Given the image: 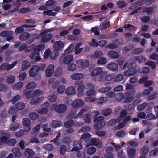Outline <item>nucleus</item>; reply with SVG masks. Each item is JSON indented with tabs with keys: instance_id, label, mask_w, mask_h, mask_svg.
<instances>
[{
	"instance_id": "nucleus-39",
	"label": "nucleus",
	"mask_w": 158,
	"mask_h": 158,
	"mask_svg": "<svg viewBox=\"0 0 158 158\" xmlns=\"http://www.w3.org/2000/svg\"><path fill=\"white\" fill-rule=\"evenodd\" d=\"M17 140L15 138H11L7 142V144L10 146H14L16 144Z\"/></svg>"
},
{
	"instance_id": "nucleus-15",
	"label": "nucleus",
	"mask_w": 158,
	"mask_h": 158,
	"mask_svg": "<svg viewBox=\"0 0 158 158\" xmlns=\"http://www.w3.org/2000/svg\"><path fill=\"white\" fill-rule=\"evenodd\" d=\"M84 77V75L82 73H77L72 74L71 76V78L73 80H79Z\"/></svg>"
},
{
	"instance_id": "nucleus-4",
	"label": "nucleus",
	"mask_w": 158,
	"mask_h": 158,
	"mask_svg": "<svg viewBox=\"0 0 158 158\" xmlns=\"http://www.w3.org/2000/svg\"><path fill=\"white\" fill-rule=\"evenodd\" d=\"M17 62L15 61L10 64L8 63H5L2 64L0 66V70H3L6 69L7 70H9L12 69L14 66L17 64Z\"/></svg>"
},
{
	"instance_id": "nucleus-11",
	"label": "nucleus",
	"mask_w": 158,
	"mask_h": 158,
	"mask_svg": "<svg viewBox=\"0 0 158 158\" xmlns=\"http://www.w3.org/2000/svg\"><path fill=\"white\" fill-rule=\"evenodd\" d=\"M74 147L72 148V150L76 152H78L82 148V146L81 143L78 141H75L74 142Z\"/></svg>"
},
{
	"instance_id": "nucleus-28",
	"label": "nucleus",
	"mask_w": 158,
	"mask_h": 158,
	"mask_svg": "<svg viewBox=\"0 0 158 158\" xmlns=\"http://www.w3.org/2000/svg\"><path fill=\"white\" fill-rule=\"evenodd\" d=\"M16 109L19 110L23 109L25 106V104L22 102H19L17 103L15 106Z\"/></svg>"
},
{
	"instance_id": "nucleus-10",
	"label": "nucleus",
	"mask_w": 158,
	"mask_h": 158,
	"mask_svg": "<svg viewBox=\"0 0 158 158\" xmlns=\"http://www.w3.org/2000/svg\"><path fill=\"white\" fill-rule=\"evenodd\" d=\"M136 149L131 148L127 149V152L129 158H134L136 155Z\"/></svg>"
},
{
	"instance_id": "nucleus-62",
	"label": "nucleus",
	"mask_w": 158,
	"mask_h": 158,
	"mask_svg": "<svg viewBox=\"0 0 158 158\" xmlns=\"http://www.w3.org/2000/svg\"><path fill=\"white\" fill-rule=\"evenodd\" d=\"M117 122V119H112L107 123V124L108 126L110 127L113 126Z\"/></svg>"
},
{
	"instance_id": "nucleus-33",
	"label": "nucleus",
	"mask_w": 158,
	"mask_h": 158,
	"mask_svg": "<svg viewBox=\"0 0 158 158\" xmlns=\"http://www.w3.org/2000/svg\"><path fill=\"white\" fill-rule=\"evenodd\" d=\"M19 125L17 122H13L10 126V129L12 131L16 130L19 127Z\"/></svg>"
},
{
	"instance_id": "nucleus-63",
	"label": "nucleus",
	"mask_w": 158,
	"mask_h": 158,
	"mask_svg": "<svg viewBox=\"0 0 158 158\" xmlns=\"http://www.w3.org/2000/svg\"><path fill=\"white\" fill-rule=\"evenodd\" d=\"M146 106V103H143L139 105L137 107V109L139 111H141L145 108Z\"/></svg>"
},
{
	"instance_id": "nucleus-5",
	"label": "nucleus",
	"mask_w": 158,
	"mask_h": 158,
	"mask_svg": "<svg viewBox=\"0 0 158 158\" xmlns=\"http://www.w3.org/2000/svg\"><path fill=\"white\" fill-rule=\"evenodd\" d=\"M77 64L79 68L85 69L89 65V62L87 60L83 61L79 59L77 61Z\"/></svg>"
},
{
	"instance_id": "nucleus-18",
	"label": "nucleus",
	"mask_w": 158,
	"mask_h": 158,
	"mask_svg": "<svg viewBox=\"0 0 158 158\" xmlns=\"http://www.w3.org/2000/svg\"><path fill=\"white\" fill-rule=\"evenodd\" d=\"M112 110L109 108H105L102 110V114L104 116H108L110 115L112 113Z\"/></svg>"
},
{
	"instance_id": "nucleus-32",
	"label": "nucleus",
	"mask_w": 158,
	"mask_h": 158,
	"mask_svg": "<svg viewBox=\"0 0 158 158\" xmlns=\"http://www.w3.org/2000/svg\"><path fill=\"white\" fill-rule=\"evenodd\" d=\"M126 135V132L123 130H121L118 131L116 134V135L117 136L120 138H123Z\"/></svg>"
},
{
	"instance_id": "nucleus-56",
	"label": "nucleus",
	"mask_w": 158,
	"mask_h": 158,
	"mask_svg": "<svg viewBox=\"0 0 158 158\" xmlns=\"http://www.w3.org/2000/svg\"><path fill=\"white\" fill-rule=\"evenodd\" d=\"M92 42L89 43V44L92 46L98 47L99 46L98 42H97L94 38L92 40Z\"/></svg>"
},
{
	"instance_id": "nucleus-13",
	"label": "nucleus",
	"mask_w": 158,
	"mask_h": 158,
	"mask_svg": "<svg viewBox=\"0 0 158 158\" xmlns=\"http://www.w3.org/2000/svg\"><path fill=\"white\" fill-rule=\"evenodd\" d=\"M53 35L51 33L44 35L42 36L41 41L44 43H45L50 40L52 38Z\"/></svg>"
},
{
	"instance_id": "nucleus-24",
	"label": "nucleus",
	"mask_w": 158,
	"mask_h": 158,
	"mask_svg": "<svg viewBox=\"0 0 158 158\" xmlns=\"http://www.w3.org/2000/svg\"><path fill=\"white\" fill-rule=\"evenodd\" d=\"M15 77L12 75H9L7 77V83L9 84H13L15 81Z\"/></svg>"
},
{
	"instance_id": "nucleus-51",
	"label": "nucleus",
	"mask_w": 158,
	"mask_h": 158,
	"mask_svg": "<svg viewBox=\"0 0 158 158\" xmlns=\"http://www.w3.org/2000/svg\"><path fill=\"white\" fill-rule=\"evenodd\" d=\"M43 14L46 15L48 16H55L56 15V13L53 12L52 10H48L44 11L43 12Z\"/></svg>"
},
{
	"instance_id": "nucleus-64",
	"label": "nucleus",
	"mask_w": 158,
	"mask_h": 158,
	"mask_svg": "<svg viewBox=\"0 0 158 158\" xmlns=\"http://www.w3.org/2000/svg\"><path fill=\"white\" fill-rule=\"evenodd\" d=\"M118 158H125L126 155L124 153L123 150H119L117 153Z\"/></svg>"
},
{
	"instance_id": "nucleus-30",
	"label": "nucleus",
	"mask_w": 158,
	"mask_h": 158,
	"mask_svg": "<svg viewBox=\"0 0 158 158\" xmlns=\"http://www.w3.org/2000/svg\"><path fill=\"white\" fill-rule=\"evenodd\" d=\"M150 70L149 67H144L138 70L139 73L142 74H145L148 73Z\"/></svg>"
},
{
	"instance_id": "nucleus-59",
	"label": "nucleus",
	"mask_w": 158,
	"mask_h": 158,
	"mask_svg": "<svg viewBox=\"0 0 158 158\" xmlns=\"http://www.w3.org/2000/svg\"><path fill=\"white\" fill-rule=\"evenodd\" d=\"M111 89V88L110 87H103L101 89H100L99 91V92L104 93L110 91Z\"/></svg>"
},
{
	"instance_id": "nucleus-27",
	"label": "nucleus",
	"mask_w": 158,
	"mask_h": 158,
	"mask_svg": "<svg viewBox=\"0 0 158 158\" xmlns=\"http://www.w3.org/2000/svg\"><path fill=\"white\" fill-rule=\"evenodd\" d=\"M52 127L56 128L59 127L61 125V123L60 121L57 120H53L51 123Z\"/></svg>"
},
{
	"instance_id": "nucleus-55",
	"label": "nucleus",
	"mask_w": 158,
	"mask_h": 158,
	"mask_svg": "<svg viewBox=\"0 0 158 158\" xmlns=\"http://www.w3.org/2000/svg\"><path fill=\"white\" fill-rule=\"evenodd\" d=\"M48 111V110L47 108L43 107L38 110V112L40 114H44L47 113Z\"/></svg>"
},
{
	"instance_id": "nucleus-2",
	"label": "nucleus",
	"mask_w": 158,
	"mask_h": 158,
	"mask_svg": "<svg viewBox=\"0 0 158 158\" xmlns=\"http://www.w3.org/2000/svg\"><path fill=\"white\" fill-rule=\"evenodd\" d=\"M105 73V72L103 70L102 68L98 67L92 72L91 75L92 76L99 75L101 77H102L106 74Z\"/></svg>"
},
{
	"instance_id": "nucleus-47",
	"label": "nucleus",
	"mask_w": 158,
	"mask_h": 158,
	"mask_svg": "<svg viewBox=\"0 0 158 158\" xmlns=\"http://www.w3.org/2000/svg\"><path fill=\"white\" fill-rule=\"evenodd\" d=\"M36 86L35 83L32 82L28 83L26 86V88L27 89H30L35 88Z\"/></svg>"
},
{
	"instance_id": "nucleus-60",
	"label": "nucleus",
	"mask_w": 158,
	"mask_h": 158,
	"mask_svg": "<svg viewBox=\"0 0 158 158\" xmlns=\"http://www.w3.org/2000/svg\"><path fill=\"white\" fill-rule=\"evenodd\" d=\"M66 39L68 40H76L78 39L77 36L73 35H68L66 37Z\"/></svg>"
},
{
	"instance_id": "nucleus-26",
	"label": "nucleus",
	"mask_w": 158,
	"mask_h": 158,
	"mask_svg": "<svg viewBox=\"0 0 158 158\" xmlns=\"http://www.w3.org/2000/svg\"><path fill=\"white\" fill-rule=\"evenodd\" d=\"M13 34V32L12 31L8 30L3 31L0 33V36L4 37H7Z\"/></svg>"
},
{
	"instance_id": "nucleus-19",
	"label": "nucleus",
	"mask_w": 158,
	"mask_h": 158,
	"mask_svg": "<svg viewBox=\"0 0 158 158\" xmlns=\"http://www.w3.org/2000/svg\"><path fill=\"white\" fill-rule=\"evenodd\" d=\"M30 64L27 60H24L22 62L21 70L24 71L27 70L30 67Z\"/></svg>"
},
{
	"instance_id": "nucleus-12",
	"label": "nucleus",
	"mask_w": 158,
	"mask_h": 158,
	"mask_svg": "<svg viewBox=\"0 0 158 158\" xmlns=\"http://www.w3.org/2000/svg\"><path fill=\"white\" fill-rule=\"evenodd\" d=\"M133 60L135 61H138L139 63L144 62L146 60V58L144 56L140 55L138 56H134Z\"/></svg>"
},
{
	"instance_id": "nucleus-25",
	"label": "nucleus",
	"mask_w": 158,
	"mask_h": 158,
	"mask_svg": "<svg viewBox=\"0 0 158 158\" xmlns=\"http://www.w3.org/2000/svg\"><path fill=\"white\" fill-rule=\"evenodd\" d=\"M75 92L74 88L72 87H68L65 90V93L68 95L75 94Z\"/></svg>"
},
{
	"instance_id": "nucleus-29",
	"label": "nucleus",
	"mask_w": 158,
	"mask_h": 158,
	"mask_svg": "<svg viewBox=\"0 0 158 158\" xmlns=\"http://www.w3.org/2000/svg\"><path fill=\"white\" fill-rule=\"evenodd\" d=\"M74 124V121L72 120H69L65 122L64 127L66 128H70Z\"/></svg>"
},
{
	"instance_id": "nucleus-54",
	"label": "nucleus",
	"mask_w": 158,
	"mask_h": 158,
	"mask_svg": "<svg viewBox=\"0 0 158 158\" xmlns=\"http://www.w3.org/2000/svg\"><path fill=\"white\" fill-rule=\"evenodd\" d=\"M149 151V148L148 146H144L142 147L141 150V153L143 155H145Z\"/></svg>"
},
{
	"instance_id": "nucleus-16",
	"label": "nucleus",
	"mask_w": 158,
	"mask_h": 158,
	"mask_svg": "<svg viewBox=\"0 0 158 158\" xmlns=\"http://www.w3.org/2000/svg\"><path fill=\"white\" fill-rule=\"evenodd\" d=\"M73 56L72 55H69L65 56L63 59L64 63L66 64H69L73 60Z\"/></svg>"
},
{
	"instance_id": "nucleus-35",
	"label": "nucleus",
	"mask_w": 158,
	"mask_h": 158,
	"mask_svg": "<svg viewBox=\"0 0 158 158\" xmlns=\"http://www.w3.org/2000/svg\"><path fill=\"white\" fill-rule=\"evenodd\" d=\"M122 28L129 29L130 30H135L136 29L137 27L133 25L128 24L125 25L122 27Z\"/></svg>"
},
{
	"instance_id": "nucleus-31",
	"label": "nucleus",
	"mask_w": 158,
	"mask_h": 158,
	"mask_svg": "<svg viewBox=\"0 0 158 158\" xmlns=\"http://www.w3.org/2000/svg\"><path fill=\"white\" fill-rule=\"evenodd\" d=\"M115 99L120 102L124 98V95L122 93H119L114 95Z\"/></svg>"
},
{
	"instance_id": "nucleus-8",
	"label": "nucleus",
	"mask_w": 158,
	"mask_h": 158,
	"mask_svg": "<svg viewBox=\"0 0 158 158\" xmlns=\"http://www.w3.org/2000/svg\"><path fill=\"white\" fill-rule=\"evenodd\" d=\"M84 104V101L81 99H77L74 101L72 104V106L74 108L82 107Z\"/></svg>"
},
{
	"instance_id": "nucleus-42",
	"label": "nucleus",
	"mask_w": 158,
	"mask_h": 158,
	"mask_svg": "<svg viewBox=\"0 0 158 158\" xmlns=\"http://www.w3.org/2000/svg\"><path fill=\"white\" fill-rule=\"evenodd\" d=\"M59 55V53L58 51H56L53 52L51 54L50 58L51 59L54 60L57 58Z\"/></svg>"
},
{
	"instance_id": "nucleus-34",
	"label": "nucleus",
	"mask_w": 158,
	"mask_h": 158,
	"mask_svg": "<svg viewBox=\"0 0 158 158\" xmlns=\"http://www.w3.org/2000/svg\"><path fill=\"white\" fill-rule=\"evenodd\" d=\"M107 61V59L105 58L101 57L98 60L97 63L98 64L102 65L106 64Z\"/></svg>"
},
{
	"instance_id": "nucleus-50",
	"label": "nucleus",
	"mask_w": 158,
	"mask_h": 158,
	"mask_svg": "<svg viewBox=\"0 0 158 158\" xmlns=\"http://www.w3.org/2000/svg\"><path fill=\"white\" fill-rule=\"evenodd\" d=\"M84 119L86 123H89L91 122V119L90 115L89 114H85L84 117Z\"/></svg>"
},
{
	"instance_id": "nucleus-48",
	"label": "nucleus",
	"mask_w": 158,
	"mask_h": 158,
	"mask_svg": "<svg viewBox=\"0 0 158 158\" xmlns=\"http://www.w3.org/2000/svg\"><path fill=\"white\" fill-rule=\"evenodd\" d=\"M116 5L119 6V8L121 9L124 8L126 6V4L124 1H119L116 3Z\"/></svg>"
},
{
	"instance_id": "nucleus-7",
	"label": "nucleus",
	"mask_w": 158,
	"mask_h": 158,
	"mask_svg": "<svg viewBox=\"0 0 158 158\" xmlns=\"http://www.w3.org/2000/svg\"><path fill=\"white\" fill-rule=\"evenodd\" d=\"M64 46V44L61 41H56L54 44V49L57 51L61 50Z\"/></svg>"
},
{
	"instance_id": "nucleus-9",
	"label": "nucleus",
	"mask_w": 158,
	"mask_h": 158,
	"mask_svg": "<svg viewBox=\"0 0 158 158\" xmlns=\"http://www.w3.org/2000/svg\"><path fill=\"white\" fill-rule=\"evenodd\" d=\"M54 66L52 64L48 66L46 70V74L47 77H50L52 75L54 72Z\"/></svg>"
},
{
	"instance_id": "nucleus-1",
	"label": "nucleus",
	"mask_w": 158,
	"mask_h": 158,
	"mask_svg": "<svg viewBox=\"0 0 158 158\" xmlns=\"http://www.w3.org/2000/svg\"><path fill=\"white\" fill-rule=\"evenodd\" d=\"M67 106L64 104H60L57 105L54 104L52 105L50 107V109L54 110L56 112L59 113H62L65 112L67 110Z\"/></svg>"
},
{
	"instance_id": "nucleus-53",
	"label": "nucleus",
	"mask_w": 158,
	"mask_h": 158,
	"mask_svg": "<svg viewBox=\"0 0 158 158\" xmlns=\"http://www.w3.org/2000/svg\"><path fill=\"white\" fill-rule=\"evenodd\" d=\"M67 151L66 147L65 145H61L60 148V152L61 155H64Z\"/></svg>"
},
{
	"instance_id": "nucleus-3",
	"label": "nucleus",
	"mask_w": 158,
	"mask_h": 158,
	"mask_svg": "<svg viewBox=\"0 0 158 158\" xmlns=\"http://www.w3.org/2000/svg\"><path fill=\"white\" fill-rule=\"evenodd\" d=\"M40 68L37 65H34L30 69L29 71V75L31 77L35 76L39 73Z\"/></svg>"
},
{
	"instance_id": "nucleus-23",
	"label": "nucleus",
	"mask_w": 158,
	"mask_h": 158,
	"mask_svg": "<svg viewBox=\"0 0 158 158\" xmlns=\"http://www.w3.org/2000/svg\"><path fill=\"white\" fill-rule=\"evenodd\" d=\"M23 85V83L20 81L14 84L12 88L15 90H18L22 87Z\"/></svg>"
},
{
	"instance_id": "nucleus-58",
	"label": "nucleus",
	"mask_w": 158,
	"mask_h": 158,
	"mask_svg": "<svg viewBox=\"0 0 158 158\" xmlns=\"http://www.w3.org/2000/svg\"><path fill=\"white\" fill-rule=\"evenodd\" d=\"M20 98V96L19 95H17L14 97L11 100V102L12 103L14 104L17 101H19Z\"/></svg>"
},
{
	"instance_id": "nucleus-61",
	"label": "nucleus",
	"mask_w": 158,
	"mask_h": 158,
	"mask_svg": "<svg viewBox=\"0 0 158 158\" xmlns=\"http://www.w3.org/2000/svg\"><path fill=\"white\" fill-rule=\"evenodd\" d=\"M63 142L64 143H65L69 144L72 142V140L70 137H66L63 139Z\"/></svg>"
},
{
	"instance_id": "nucleus-21",
	"label": "nucleus",
	"mask_w": 158,
	"mask_h": 158,
	"mask_svg": "<svg viewBox=\"0 0 158 158\" xmlns=\"http://www.w3.org/2000/svg\"><path fill=\"white\" fill-rule=\"evenodd\" d=\"M106 125L105 122L102 121L95 124L94 127V129L99 130L103 128Z\"/></svg>"
},
{
	"instance_id": "nucleus-20",
	"label": "nucleus",
	"mask_w": 158,
	"mask_h": 158,
	"mask_svg": "<svg viewBox=\"0 0 158 158\" xmlns=\"http://www.w3.org/2000/svg\"><path fill=\"white\" fill-rule=\"evenodd\" d=\"M76 85L78 86L77 89V91H84L85 87L83 85L82 81L76 82Z\"/></svg>"
},
{
	"instance_id": "nucleus-6",
	"label": "nucleus",
	"mask_w": 158,
	"mask_h": 158,
	"mask_svg": "<svg viewBox=\"0 0 158 158\" xmlns=\"http://www.w3.org/2000/svg\"><path fill=\"white\" fill-rule=\"evenodd\" d=\"M107 68L110 70L114 72L118 70V67L117 63L111 62L107 64Z\"/></svg>"
},
{
	"instance_id": "nucleus-40",
	"label": "nucleus",
	"mask_w": 158,
	"mask_h": 158,
	"mask_svg": "<svg viewBox=\"0 0 158 158\" xmlns=\"http://www.w3.org/2000/svg\"><path fill=\"white\" fill-rule=\"evenodd\" d=\"M145 64L150 66L153 69H155L156 66L155 63L154 62L150 60L146 62Z\"/></svg>"
},
{
	"instance_id": "nucleus-52",
	"label": "nucleus",
	"mask_w": 158,
	"mask_h": 158,
	"mask_svg": "<svg viewBox=\"0 0 158 158\" xmlns=\"http://www.w3.org/2000/svg\"><path fill=\"white\" fill-rule=\"evenodd\" d=\"M145 4V2L143 0H139L134 3V5L137 7Z\"/></svg>"
},
{
	"instance_id": "nucleus-38",
	"label": "nucleus",
	"mask_w": 158,
	"mask_h": 158,
	"mask_svg": "<svg viewBox=\"0 0 158 158\" xmlns=\"http://www.w3.org/2000/svg\"><path fill=\"white\" fill-rule=\"evenodd\" d=\"M39 117V114L35 112H31L29 114V117L32 120H36Z\"/></svg>"
},
{
	"instance_id": "nucleus-14",
	"label": "nucleus",
	"mask_w": 158,
	"mask_h": 158,
	"mask_svg": "<svg viewBox=\"0 0 158 158\" xmlns=\"http://www.w3.org/2000/svg\"><path fill=\"white\" fill-rule=\"evenodd\" d=\"M31 35L27 32L22 33L19 36V39L21 41H25L28 39L30 37Z\"/></svg>"
},
{
	"instance_id": "nucleus-49",
	"label": "nucleus",
	"mask_w": 158,
	"mask_h": 158,
	"mask_svg": "<svg viewBox=\"0 0 158 158\" xmlns=\"http://www.w3.org/2000/svg\"><path fill=\"white\" fill-rule=\"evenodd\" d=\"M9 137L6 136H2L0 138V143L2 144H4L7 143L9 140Z\"/></svg>"
},
{
	"instance_id": "nucleus-22",
	"label": "nucleus",
	"mask_w": 158,
	"mask_h": 158,
	"mask_svg": "<svg viewBox=\"0 0 158 158\" xmlns=\"http://www.w3.org/2000/svg\"><path fill=\"white\" fill-rule=\"evenodd\" d=\"M12 151L16 157H19L21 156L22 154L20 152V149L19 148H14L12 149Z\"/></svg>"
},
{
	"instance_id": "nucleus-41",
	"label": "nucleus",
	"mask_w": 158,
	"mask_h": 158,
	"mask_svg": "<svg viewBox=\"0 0 158 158\" xmlns=\"http://www.w3.org/2000/svg\"><path fill=\"white\" fill-rule=\"evenodd\" d=\"M76 69V64L73 63L69 64L67 67V70L70 71H73L75 70Z\"/></svg>"
},
{
	"instance_id": "nucleus-36",
	"label": "nucleus",
	"mask_w": 158,
	"mask_h": 158,
	"mask_svg": "<svg viewBox=\"0 0 158 158\" xmlns=\"http://www.w3.org/2000/svg\"><path fill=\"white\" fill-rule=\"evenodd\" d=\"M74 45L73 44H71L68 46V48L65 50L64 52L65 54H69L70 52L73 49Z\"/></svg>"
},
{
	"instance_id": "nucleus-44",
	"label": "nucleus",
	"mask_w": 158,
	"mask_h": 158,
	"mask_svg": "<svg viewBox=\"0 0 158 158\" xmlns=\"http://www.w3.org/2000/svg\"><path fill=\"white\" fill-rule=\"evenodd\" d=\"M23 124L25 126H29L31 124L30 120L28 118H25L23 120Z\"/></svg>"
},
{
	"instance_id": "nucleus-17",
	"label": "nucleus",
	"mask_w": 158,
	"mask_h": 158,
	"mask_svg": "<svg viewBox=\"0 0 158 158\" xmlns=\"http://www.w3.org/2000/svg\"><path fill=\"white\" fill-rule=\"evenodd\" d=\"M108 55L110 58L116 59L118 58L119 55L116 51L113 50H111L109 52Z\"/></svg>"
},
{
	"instance_id": "nucleus-46",
	"label": "nucleus",
	"mask_w": 158,
	"mask_h": 158,
	"mask_svg": "<svg viewBox=\"0 0 158 158\" xmlns=\"http://www.w3.org/2000/svg\"><path fill=\"white\" fill-rule=\"evenodd\" d=\"M45 47V46L44 44H41L35 47L33 49H34V51H40L44 49Z\"/></svg>"
},
{
	"instance_id": "nucleus-45",
	"label": "nucleus",
	"mask_w": 158,
	"mask_h": 158,
	"mask_svg": "<svg viewBox=\"0 0 158 158\" xmlns=\"http://www.w3.org/2000/svg\"><path fill=\"white\" fill-rule=\"evenodd\" d=\"M96 151V148L94 147H92L88 148L87 153L89 155H92L94 154Z\"/></svg>"
},
{
	"instance_id": "nucleus-57",
	"label": "nucleus",
	"mask_w": 158,
	"mask_h": 158,
	"mask_svg": "<svg viewBox=\"0 0 158 158\" xmlns=\"http://www.w3.org/2000/svg\"><path fill=\"white\" fill-rule=\"evenodd\" d=\"M63 71L61 68H58L55 71V75L56 76L59 77L62 74Z\"/></svg>"
},
{
	"instance_id": "nucleus-43",
	"label": "nucleus",
	"mask_w": 158,
	"mask_h": 158,
	"mask_svg": "<svg viewBox=\"0 0 158 158\" xmlns=\"http://www.w3.org/2000/svg\"><path fill=\"white\" fill-rule=\"evenodd\" d=\"M153 10V9L151 7H146L143 9V12H146L148 14L152 13Z\"/></svg>"
},
{
	"instance_id": "nucleus-37",
	"label": "nucleus",
	"mask_w": 158,
	"mask_h": 158,
	"mask_svg": "<svg viewBox=\"0 0 158 158\" xmlns=\"http://www.w3.org/2000/svg\"><path fill=\"white\" fill-rule=\"evenodd\" d=\"M94 56L96 58H98L102 56L103 55V52L100 50H96L94 53Z\"/></svg>"
}]
</instances>
